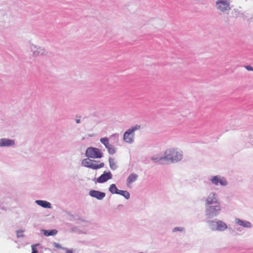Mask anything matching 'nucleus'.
I'll return each mask as SVG.
<instances>
[{"label": "nucleus", "mask_w": 253, "mask_h": 253, "mask_svg": "<svg viewBox=\"0 0 253 253\" xmlns=\"http://www.w3.org/2000/svg\"><path fill=\"white\" fill-rule=\"evenodd\" d=\"M182 158V154L180 151L169 149L166 151L165 159L169 162H174L180 161Z\"/></svg>", "instance_id": "f257e3e1"}, {"label": "nucleus", "mask_w": 253, "mask_h": 253, "mask_svg": "<svg viewBox=\"0 0 253 253\" xmlns=\"http://www.w3.org/2000/svg\"><path fill=\"white\" fill-rule=\"evenodd\" d=\"M140 128V126L136 125L128 129L124 134L123 139L125 142H132L134 140V132Z\"/></svg>", "instance_id": "f03ea898"}, {"label": "nucleus", "mask_w": 253, "mask_h": 253, "mask_svg": "<svg viewBox=\"0 0 253 253\" xmlns=\"http://www.w3.org/2000/svg\"><path fill=\"white\" fill-rule=\"evenodd\" d=\"M85 154L87 157L91 158H100L102 157L100 150L96 148H88L86 150Z\"/></svg>", "instance_id": "7ed1b4c3"}, {"label": "nucleus", "mask_w": 253, "mask_h": 253, "mask_svg": "<svg viewBox=\"0 0 253 253\" xmlns=\"http://www.w3.org/2000/svg\"><path fill=\"white\" fill-rule=\"evenodd\" d=\"M211 228L212 230L223 231L227 228V225L221 221H212L211 222Z\"/></svg>", "instance_id": "20e7f679"}, {"label": "nucleus", "mask_w": 253, "mask_h": 253, "mask_svg": "<svg viewBox=\"0 0 253 253\" xmlns=\"http://www.w3.org/2000/svg\"><path fill=\"white\" fill-rule=\"evenodd\" d=\"M221 210L220 206L219 203L216 204L214 206H209L207 209V214L209 217H211L214 215L217 214V212Z\"/></svg>", "instance_id": "39448f33"}, {"label": "nucleus", "mask_w": 253, "mask_h": 253, "mask_svg": "<svg viewBox=\"0 0 253 253\" xmlns=\"http://www.w3.org/2000/svg\"><path fill=\"white\" fill-rule=\"evenodd\" d=\"M217 8L221 11H225L230 9L228 0H217L216 2Z\"/></svg>", "instance_id": "423d86ee"}, {"label": "nucleus", "mask_w": 253, "mask_h": 253, "mask_svg": "<svg viewBox=\"0 0 253 253\" xmlns=\"http://www.w3.org/2000/svg\"><path fill=\"white\" fill-rule=\"evenodd\" d=\"M112 178V174L110 172L104 171L97 179V182L99 183H104Z\"/></svg>", "instance_id": "0eeeda50"}, {"label": "nucleus", "mask_w": 253, "mask_h": 253, "mask_svg": "<svg viewBox=\"0 0 253 253\" xmlns=\"http://www.w3.org/2000/svg\"><path fill=\"white\" fill-rule=\"evenodd\" d=\"M211 182L214 185H218L219 183L222 186H225L227 184V181L223 177H220L218 176H215L211 179Z\"/></svg>", "instance_id": "6e6552de"}, {"label": "nucleus", "mask_w": 253, "mask_h": 253, "mask_svg": "<svg viewBox=\"0 0 253 253\" xmlns=\"http://www.w3.org/2000/svg\"><path fill=\"white\" fill-rule=\"evenodd\" d=\"M89 195L92 197L95 198L98 200H101L105 197V193L99 191L94 190L89 191Z\"/></svg>", "instance_id": "1a4fd4ad"}, {"label": "nucleus", "mask_w": 253, "mask_h": 253, "mask_svg": "<svg viewBox=\"0 0 253 253\" xmlns=\"http://www.w3.org/2000/svg\"><path fill=\"white\" fill-rule=\"evenodd\" d=\"M217 203H219L216 199L215 197V195L214 194H210L208 197L206 201L207 205L210 206L212 204H216Z\"/></svg>", "instance_id": "9d476101"}, {"label": "nucleus", "mask_w": 253, "mask_h": 253, "mask_svg": "<svg viewBox=\"0 0 253 253\" xmlns=\"http://www.w3.org/2000/svg\"><path fill=\"white\" fill-rule=\"evenodd\" d=\"M235 222L242 226L247 228H250L252 227L251 223L247 221H243L240 219L237 218L235 219Z\"/></svg>", "instance_id": "9b49d317"}, {"label": "nucleus", "mask_w": 253, "mask_h": 253, "mask_svg": "<svg viewBox=\"0 0 253 253\" xmlns=\"http://www.w3.org/2000/svg\"><path fill=\"white\" fill-rule=\"evenodd\" d=\"M138 177V175L136 174L132 173L129 175L128 177L126 182L127 185L129 186L130 184L136 180Z\"/></svg>", "instance_id": "f8f14e48"}, {"label": "nucleus", "mask_w": 253, "mask_h": 253, "mask_svg": "<svg viewBox=\"0 0 253 253\" xmlns=\"http://www.w3.org/2000/svg\"><path fill=\"white\" fill-rule=\"evenodd\" d=\"M96 163V161H93L90 167V168L93 169H97L104 167V164L103 163H100L99 164H97Z\"/></svg>", "instance_id": "ddd939ff"}, {"label": "nucleus", "mask_w": 253, "mask_h": 253, "mask_svg": "<svg viewBox=\"0 0 253 253\" xmlns=\"http://www.w3.org/2000/svg\"><path fill=\"white\" fill-rule=\"evenodd\" d=\"M36 203L40 206L43 208H50L51 204L50 203L45 201L37 200Z\"/></svg>", "instance_id": "4468645a"}, {"label": "nucleus", "mask_w": 253, "mask_h": 253, "mask_svg": "<svg viewBox=\"0 0 253 253\" xmlns=\"http://www.w3.org/2000/svg\"><path fill=\"white\" fill-rule=\"evenodd\" d=\"M42 232L44 234V235L46 236L55 235L58 232V231L55 229L49 230H43L42 231Z\"/></svg>", "instance_id": "2eb2a0df"}, {"label": "nucleus", "mask_w": 253, "mask_h": 253, "mask_svg": "<svg viewBox=\"0 0 253 253\" xmlns=\"http://www.w3.org/2000/svg\"><path fill=\"white\" fill-rule=\"evenodd\" d=\"M109 191L112 194H118V192L119 191V190L117 189L116 185L115 184H112L110 185V187L109 188Z\"/></svg>", "instance_id": "dca6fc26"}, {"label": "nucleus", "mask_w": 253, "mask_h": 253, "mask_svg": "<svg viewBox=\"0 0 253 253\" xmlns=\"http://www.w3.org/2000/svg\"><path fill=\"white\" fill-rule=\"evenodd\" d=\"M93 161L88 159H84L82 161V165L85 167L89 168Z\"/></svg>", "instance_id": "f3484780"}, {"label": "nucleus", "mask_w": 253, "mask_h": 253, "mask_svg": "<svg viewBox=\"0 0 253 253\" xmlns=\"http://www.w3.org/2000/svg\"><path fill=\"white\" fill-rule=\"evenodd\" d=\"M118 194H119L120 195L124 196L126 199H128L130 197V194L127 191L119 190V191Z\"/></svg>", "instance_id": "a211bd4d"}, {"label": "nucleus", "mask_w": 253, "mask_h": 253, "mask_svg": "<svg viewBox=\"0 0 253 253\" xmlns=\"http://www.w3.org/2000/svg\"><path fill=\"white\" fill-rule=\"evenodd\" d=\"M106 147L108 148V151L110 154H113L115 152V150L113 147H111L110 143H104Z\"/></svg>", "instance_id": "6ab92c4d"}, {"label": "nucleus", "mask_w": 253, "mask_h": 253, "mask_svg": "<svg viewBox=\"0 0 253 253\" xmlns=\"http://www.w3.org/2000/svg\"><path fill=\"white\" fill-rule=\"evenodd\" d=\"M110 167L111 169H115L117 168V165L113 159H109Z\"/></svg>", "instance_id": "aec40b11"}, {"label": "nucleus", "mask_w": 253, "mask_h": 253, "mask_svg": "<svg viewBox=\"0 0 253 253\" xmlns=\"http://www.w3.org/2000/svg\"><path fill=\"white\" fill-rule=\"evenodd\" d=\"M17 235L18 237H23V231L20 230L17 231Z\"/></svg>", "instance_id": "412c9836"}, {"label": "nucleus", "mask_w": 253, "mask_h": 253, "mask_svg": "<svg viewBox=\"0 0 253 253\" xmlns=\"http://www.w3.org/2000/svg\"><path fill=\"white\" fill-rule=\"evenodd\" d=\"M32 253H38V251L36 248V246L33 245L32 246Z\"/></svg>", "instance_id": "4be33fe9"}, {"label": "nucleus", "mask_w": 253, "mask_h": 253, "mask_svg": "<svg viewBox=\"0 0 253 253\" xmlns=\"http://www.w3.org/2000/svg\"><path fill=\"white\" fill-rule=\"evenodd\" d=\"M101 142H108V138L107 137H104L100 139Z\"/></svg>", "instance_id": "5701e85b"}, {"label": "nucleus", "mask_w": 253, "mask_h": 253, "mask_svg": "<svg viewBox=\"0 0 253 253\" xmlns=\"http://www.w3.org/2000/svg\"><path fill=\"white\" fill-rule=\"evenodd\" d=\"M12 143H0V147L9 146Z\"/></svg>", "instance_id": "b1692460"}, {"label": "nucleus", "mask_w": 253, "mask_h": 253, "mask_svg": "<svg viewBox=\"0 0 253 253\" xmlns=\"http://www.w3.org/2000/svg\"><path fill=\"white\" fill-rule=\"evenodd\" d=\"M245 68L248 71H253V68L250 66H245Z\"/></svg>", "instance_id": "393cba45"}, {"label": "nucleus", "mask_w": 253, "mask_h": 253, "mask_svg": "<svg viewBox=\"0 0 253 253\" xmlns=\"http://www.w3.org/2000/svg\"><path fill=\"white\" fill-rule=\"evenodd\" d=\"M1 142L4 143V142H12L11 140H5V139H1Z\"/></svg>", "instance_id": "a878e982"}, {"label": "nucleus", "mask_w": 253, "mask_h": 253, "mask_svg": "<svg viewBox=\"0 0 253 253\" xmlns=\"http://www.w3.org/2000/svg\"><path fill=\"white\" fill-rule=\"evenodd\" d=\"M66 253H73V251L69 249H66Z\"/></svg>", "instance_id": "bb28decb"}, {"label": "nucleus", "mask_w": 253, "mask_h": 253, "mask_svg": "<svg viewBox=\"0 0 253 253\" xmlns=\"http://www.w3.org/2000/svg\"><path fill=\"white\" fill-rule=\"evenodd\" d=\"M55 247L57 248H60V246L59 245L57 244H55Z\"/></svg>", "instance_id": "cd10ccee"}, {"label": "nucleus", "mask_w": 253, "mask_h": 253, "mask_svg": "<svg viewBox=\"0 0 253 253\" xmlns=\"http://www.w3.org/2000/svg\"><path fill=\"white\" fill-rule=\"evenodd\" d=\"M76 123H77V124H79V123H80V120H79V119H77V120H76Z\"/></svg>", "instance_id": "c85d7f7f"}, {"label": "nucleus", "mask_w": 253, "mask_h": 253, "mask_svg": "<svg viewBox=\"0 0 253 253\" xmlns=\"http://www.w3.org/2000/svg\"><path fill=\"white\" fill-rule=\"evenodd\" d=\"M175 230H177V228H175ZM177 230H178V229H177Z\"/></svg>", "instance_id": "c756f323"}]
</instances>
